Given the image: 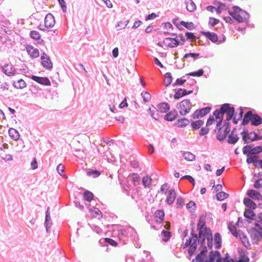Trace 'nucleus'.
Returning <instances> with one entry per match:
<instances>
[{
	"label": "nucleus",
	"mask_w": 262,
	"mask_h": 262,
	"mask_svg": "<svg viewBox=\"0 0 262 262\" xmlns=\"http://www.w3.org/2000/svg\"><path fill=\"white\" fill-rule=\"evenodd\" d=\"M220 20L214 17H210L208 24L211 27H214L219 23Z\"/></svg>",
	"instance_id": "nucleus-56"
},
{
	"label": "nucleus",
	"mask_w": 262,
	"mask_h": 262,
	"mask_svg": "<svg viewBox=\"0 0 262 262\" xmlns=\"http://www.w3.org/2000/svg\"><path fill=\"white\" fill-rule=\"evenodd\" d=\"M178 115L177 111L173 110L166 114L164 116V119L166 121H172L176 119Z\"/></svg>",
	"instance_id": "nucleus-26"
},
{
	"label": "nucleus",
	"mask_w": 262,
	"mask_h": 262,
	"mask_svg": "<svg viewBox=\"0 0 262 262\" xmlns=\"http://www.w3.org/2000/svg\"><path fill=\"white\" fill-rule=\"evenodd\" d=\"M181 179L188 180L193 186L195 185V181L191 176L186 175L182 177Z\"/></svg>",
	"instance_id": "nucleus-62"
},
{
	"label": "nucleus",
	"mask_w": 262,
	"mask_h": 262,
	"mask_svg": "<svg viewBox=\"0 0 262 262\" xmlns=\"http://www.w3.org/2000/svg\"><path fill=\"white\" fill-rule=\"evenodd\" d=\"M204 124V121L202 120H199L195 121H193L191 122V126L193 129L196 130L198 129L202 126Z\"/></svg>",
	"instance_id": "nucleus-39"
},
{
	"label": "nucleus",
	"mask_w": 262,
	"mask_h": 262,
	"mask_svg": "<svg viewBox=\"0 0 262 262\" xmlns=\"http://www.w3.org/2000/svg\"><path fill=\"white\" fill-rule=\"evenodd\" d=\"M204 74V70L203 69H200L198 71L190 72L187 74V75L191 76H197L200 77L202 76Z\"/></svg>",
	"instance_id": "nucleus-49"
},
{
	"label": "nucleus",
	"mask_w": 262,
	"mask_h": 262,
	"mask_svg": "<svg viewBox=\"0 0 262 262\" xmlns=\"http://www.w3.org/2000/svg\"><path fill=\"white\" fill-rule=\"evenodd\" d=\"M83 197L85 201L91 202L94 198V194L90 191L86 190L83 193Z\"/></svg>",
	"instance_id": "nucleus-42"
},
{
	"label": "nucleus",
	"mask_w": 262,
	"mask_h": 262,
	"mask_svg": "<svg viewBox=\"0 0 262 262\" xmlns=\"http://www.w3.org/2000/svg\"><path fill=\"white\" fill-rule=\"evenodd\" d=\"M165 80H164V85L165 86H168L172 82V76L170 73L167 72L164 75Z\"/></svg>",
	"instance_id": "nucleus-40"
},
{
	"label": "nucleus",
	"mask_w": 262,
	"mask_h": 262,
	"mask_svg": "<svg viewBox=\"0 0 262 262\" xmlns=\"http://www.w3.org/2000/svg\"><path fill=\"white\" fill-rule=\"evenodd\" d=\"M41 64L45 68L48 70L52 69L53 64L50 57L45 52L41 56Z\"/></svg>",
	"instance_id": "nucleus-13"
},
{
	"label": "nucleus",
	"mask_w": 262,
	"mask_h": 262,
	"mask_svg": "<svg viewBox=\"0 0 262 262\" xmlns=\"http://www.w3.org/2000/svg\"><path fill=\"white\" fill-rule=\"evenodd\" d=\"M247 195L254 200L261 201L262 195L258 191L254 189H250L247 192Z\"/></svg>",
	"instance_id": "nucleus-17"
},
{
	"label": "nucleus",
	"mask_w": 262,
	"mask_h": 262,
	"mask_svg": "<svg viewBox=\"0 0 262 262\" xmlns=\"http://www.w3.org/2000/svg\"><path fill=\"white\" fill-rule=\"evenodd\" d=\"M186 207L188 209H192L193 210H195L196 209V204L195 203L190 201L189 202V203L187 204Z\"/></svg>",
	"instance_id": "nucleus-61"
},
{
	"label": "nucleus",
	"mask_w": 262,
	"mask_h": 262,
	"mask_svg": "<svg viewBox=\"0 0 262 262\" xmlns=\"http://www.w3.org/2000/svg\"><path fill=\"white\" fill-rule=\"evenodd\" d=\"M246 162L248 164H253L255 167L257 168H262V159L258 160V158H247Z\"/></svg>",
	"instance_id": "nucleus-20"
},
{
	"label": "nucleus",
	"mask_w": 262,
	"mask_h": 262,
	"mask_svg": "<svg viewBox=\"0 0 262 262\" xmlns=\"http://www.w3.org/2000/svg\"><path fill=\"white\" fill-rule=\"evenodd\" d=\"M186 5V9L189 12H193L196 9V6L194 3L190 0L188 2H185Z\"/></svg>",
	"instance_id": "nucleus-41"
},
{
	"label": "nucleus",
	"mask_w": 262,
	"mask_h": 262,
	"mask_svg": "<svg viewBox=\"0 0 262 262\" xmlns=\"http://www.w3.org/2000/svg\"><path fill=\"white\" fill-rule=\"evenodd\" d=\"M31 79L40 84L46 85V86L51 85L50 81L49 80V78L47 77H39V76H35V75H32L31 77Z\"/></svg>",
	"instance_id": "nucleus-14"
},
{
	"label": "nucleus",
	"mask_w": 262,
	"mask_h": 262,
	"mask_svg": "<svg viewBox=\"0 0 262 262\" xmlns=\"http://www.w3.org/2000/svg\"><path fill=\"white\" fill-rule=\"evenodd\" d=\"M253 244H257L259 239L262 238V228H252L250 231Z\"/></svg>",
	"instance_id": "nucleus-10"
},
{
	"label": "nucleus",
	"mask_w": 262,
	"mask_h": 262,
	"mask_svg": "<svg viewBox=\"0 0 262 262\" xmlns=\"http://www.w3.org/2000/svg\"><path fill=\"white\" fill-rule=\"evenodd\" d=\"M180 24L189 30H192L194 28V24L192 22L188 23L184 21H181Z\"/></svg>",
	"instance_id": "nucleus-51"
},
{
	"label": "nucleus",
	"mask_w": 262,
	"mask_h": 262,
	"mask_svg": "<svg viewBox=\"0 0 262 262\" xmlns=\"http://www.w3.org/2000/svg\"><path fill=\"white\" fill-rule=\"evenodd\" d=\"M55 18L51 13L47 14L45 18V28H52L55 25Z\"/></svg>",
	"instance_id": "nucleus-16"
},
{
	"label": "nucleus",
	"mask_w": 262,
	"mask_h": 262,
	"mask_svg": "<svg viewBox=\"0 0 262 262\" xmlns=\"http://www.w3.org/2000/svg\"><path fill=\"white\" fill-rule=\"evenodd\" d=\"M86 174L89 177H92L95 178L100 176V172L97 170H91L86 172Z\"/></svg>",
	"instance_id": "nucleus-45"
},
{
	"label": "nucleus",
	"mask_w": 262,
	"mask_h": 262,
	"mask_svg": "<svg viewBox=\"0 0 262 262\" xmlns=\"http://www.w3.org/2000/svg\"><path fill=\"white\" fill-rule=\"evenodd\" d=\"M235 128H234L230 134L228 135L227 142L230 144H235L239 140L238 137L237 135H234V131Z\"/></svg>",
	"instance_id": "nucleus-27"
},
{
	"label": "nucleus",
	"mask_w": 262,
	"mask_h": 262,
	"mask_svg": "<svg viewBox=\"0 0 262 262\" xmlns=\"http://www.w3.org/2000/svg\"><path fill=\"white\" fill-rule=\"evenodd\" d=\"M113 236H117L120 244L122 245L126 244L129 239L136 241L138 236L135 229L129 225L124 226L119 225L113 226Z\"/></svg>",
	"instance_id": "nucleus-3"
},
{
	"label": "nucleus",
	"mask_w": 262,
	"mask_h": 262,
	"mask_svg": "<svg viewBox=\"0 0 262 262\" xmlns=\"http://www.w3.org/2000/svg\"><path fill=\"white\" fill-rule=\"evenodd\" d=\"M214 238L215 248L217 249H219L221 247L222 237L221 234L218 232L215 233L214 234Z\"/></svg>",
	"instance_id": "nucleus-34"
},
{
	"label": "nucleus",
	"mask_w": 262,
	"mask_h": 262,
	"mask_svg": "<svg viewBox=\"0 0 262 262\" xmlns=\"http://www.w3.org/2000/svg\"><path fill=\"white\" fill-rule=\"evenodd\" d=\"M249 258L248 256H246L245 254L243 252L240 254V257L238 260L235 262H249ZM224 262H235L232 259H229L226 256L224 258Z\"/></svg>",
	"instance_id": "nucleus-23"
},
{
	"label": "nucleus",
	"mask_w": 262,
	"mask_h": 262,
	"mask_svg": "<svg viewBox=\"0 0 262 262\" xmlns=\"http://www.w3.org/2000/svg\"><path fill=\"white\" fill-rule=\"evenodd\" d=\"M201 33L212 42L217 43V44L224 42L226 39L225 36H224L223 40H219L217 35L213 32L202 31Z\"/></svg>",
	"instance_id": "nucleus-12"
},
{
	"label": "nucleus",
	"mask_w": 262,
	"mask_h": 262,
	"mask_svg": "<svg viewBox=\"0 0 262 262\" xmlns=\"http://www.w3.org/2000/svg\"><path fill=\"white\" fill-rule=\"evenodd\" d=\"M176 193L174 189L170 190L167 194V196L166 198V202L169 205H171L173 204L174 200L176 199Z\"/></svg>",
	"instance_id": "nucleus-24"
},
{
	"label": "nucleus",
	"mask_w": 262,
	"mask_h": 262,
	"mask_svg": "<svg viewBox=\"0 0 262 262\" xmlns=\"http://www.w3.org/2000/svg\"><path fill=\"white\" fill-rule=\"evenodd\" d=\"M206 215L204 214H202L200 216L197 224L198 234L194 233L193 227L194 223H192L190 224L192 226L190 236L186 240L183 246L184 249L188 247L187 251L190 256H192L196 251L198 244L202 245L203 243H205L206 239L208 248L212 249L213 235L211 229L206 225Z\"/></svg>",
	"instance_id": "nucleus-1"
},
{
	"label": "nucleus",
	"mask_w": 262,
	"mask_h": 262,
	"mask_svg": "<svg viewBox=\"0 0 262 262\" xmlns=\"http://www.w3.org/2000/svg\"><path fill=\"white\" fill-rule=\"evenodd\" d=\"M190 123L189 120L187 118H182L177 120L176 125L179 127H183L189 124Z\"/></svg>",
	"instance_id": "nucleus-35"
},
{
	"label": "nucleus",
	"mask_w": 262,
	"mask_h": 262,
	"mask_svg": "<svg viewBox=\"0 0 262 262\" xmlns=\"http://www.w3.org/2000/svg\"><path fill=\"white\" fill-rule=\"evenodd\" d=\"M228 228L232 234L236 238H238L239 234L242 232L240 230L237 231L236 226L232 223L229 224Z\"/></svg>",
	"instance_id": "nucleus-30"
},
{
	"label": "nucleus",
	"mask_w": 262,
	"mask_h": 262,
	"mask_svg": "<svg viewBox=\"0 0 262 262\" xmlns=\"http://www.w3.org/2000/svg\"><path fill=\"white\" fill-rule=\"evenodd\" d=\"M150 116L155 120H158L160 118V115L159 114V110L154 107V109L151 110L150 107L148 110Z\"/></svg>",
	"instance_id": "nucleus-33"
},
{
	"label": "nucleus",
	"mask_w": 262,
	"mask_h": 262,
	"mask_svg": "<svg viewBox=\"0 0 262 262\" xmlns=\"http://www.w3.org/2000/svg\"><path fill=\"white\" fill-rule=\"evenodd\" d=\"M162 239L164 242H167L171 237V233L169 231L163 230L161 232Z\"/></svg>",
	"instance_id": "nucleus-43"
},
{
	"label": "nucleus",
	"mask_w": 262,
	"mask_h": 262,
	"mask_svg": "<svg viewBox=\"0 0 262 262\" xmlns=\"http://www.w3.org/2000/svg\"><path fill=\"white\" fill-rule=\"evenodd\" d=\"M262 124V118L257 114L252 113L251 124L254 126H258Z\"/></svg>",
	"instance_id": "nucleus-25"
},
{
	"label": "nucleus",
	"mask_w": 262,
	"mask_h": 262,
	"mask_svg": "<svg viewBox=\"0 0 262 262\" xmlns=\"http://www.w3.org/2000/svg\"><path fill=\"white\" fill-rule=\"evenodd\" d=\"M183 156L186 160L188 161H193L195 158V156L189 151H183Z\"/></svg>",
	"instance_id": "nucleus-38"
},
{
	"label": "nucleus",
	"mask_w": 262,
	"mask_h": 262,
	"mask_svg": "<svg viewBox=\"0 0 262 262\" xmlns=\"http://www.w3.org/2000/svg\"><path fill=\"white\" fill-rule=\"evenodd\" d=\"M210 110L211 107L209 106H207L199 110V111H200L201 117H203V116L208 114L210 112Z\"/></svg>",
	"instance_id": "nucleus-54"
},
{
	"label": "nucleus",
	"mask_w": 262,
	"mask_h": 262,
	"mask_svg": "<svg viewBox=\"0 0 262 262\" xmlns=\"http://www.w3.org/2000/svg\"><path fill=\"white\" fill-rule=\"evenodd\" d=\"M185 36L187 39H189L191 41H195L198 38L194 35L193 33L189 32H187L185 33Z\"/></svg>",
	"instance_id": "nucleus-55"
},
{
	"label": "nucleus",
	"mask_w": 262,
	"mask_h": 262,
	"mask_svg": "<svg viewBox=\"0 0 262 262\" xmlns=\"http://www.w3.org/2000/svg\"><path fill=\"white\" fill-rule=\"evenodd\" d=\"M30 37L35 40H40V35L38 32L33 30L31 31L30 33Z\"/></svg>",
	"instance_id": "nucleus-46"
},
{
	"label": "nucleus",
	"mask_w": 262,
	"mask_h": 262,
	"mask_svg": "<svg viewBox=\"0 0 262 262\" xmlns=\"http://www.w3.org/2000/svg\"><path fill=\"white\" fill-rule=\"evenodd\" d=\"M26 49L28 54L32 58H37L39 55V51L32 46H28Z\"/></svg>",
	"instance_id": "nucleus-21"
},
{
	"label": "nucleus",
	"mask_w": 262,
	"mask_h": 262,
	"mask_svg": "<svg viewBox=\"0 0 262 262\" xmlns=\"http://www.w3.org/2000/svg\"><path fill=\"white\" fill-rule=\"evenodd\" d=\"M143 101L145 102H148L151 99L150 94L147 91L143 92L141 93Z\"/></svg>",
	"instance_id": "nucleus-50"
},
{
	"label": "nucleus",
	"mask_w": 262,
	"mask_h": 262,
	"mask_svg": "<svg viewBox=\"0 0 262 262\" xmlns=\"http://www.w3.org/2000/svg\"><path fill=\"white\" fill-rule=\"evenodd\" d=\"M254 187L258 189L262 187V179L257 180L254 183Z\"/></svg>",
	"instance_id": "nucleus-64"
},
{
	"label": "nucleus",
	"mask_w": 262,
	"mask_h": 262,
	"mask_svg": "<svg viewBox=\"0 0 262 262\" xmlns=\"http://www.w3.org/2000/svg\"><path fill=\"white\" fill-rule=\"evenodd\" d=\"M192 107L190 101L189 99H184L179 103V113L180 115L185 116L188 114Z\"/></svg>",
	"instance_id": "nucleus-9"
},
{
	"label": "nucleus",
	"mask_w": 262,
	"mask_h": 262,
	"mask_svg": "<svg viewBox=\"0 0 262 262\" xmlns=\"http://www.w3.org/2000/svg\"><path fill=\"white\" fill-rule=\"evenodd\" d=\"M151 179L148 176L144 177L142 179V183L145 187H149L151 183Z\"/></svg>",
	"instance_id": "nucleus-48"
},
{
	"label": "nucleus",
	"mask_w": 262,
	"mask_h": 262,
	"mask_svg": "<svg viewBox=\"0 0 262 262\" xmlns=\"http://www.w3.org/2000/svg\"><path fill=\"white\" fill-rule=\"evenodd\" d=\"M166 48H174L181 44L177 37L174 38L167 37L162 42Z\"/></svg>",
	"instance_id": "nucleus-11"
},
{
	"label": "nucleus",
	"mask_w": 262,
	"mask_h": 262,
	"mask_svg": "<svg viewBox=\"0 0 262 262\" xmlns=\"http://www.w3.org/2000/svg\"><path fill=\"white\" fill-rule=\"evenodd\" d=\"M258 220H256L255 223V226L257 228H262V213H260L258 215Z\"/></svg>",
	"instance_id": "nucleus-53"
},
{
	"label": "nucleus",
	"mask_w": 262,
	"mask_h": 262,
	"mask_svg": "<svg viewBox=\"0 0 262 262\" xmlns=\"http://www.w3.org/2000/svg\"><path fill=\"white\" fill-rule=\"evenodd\" d=\"M213 5L216 7V13L220 14L223 10H228L229 14L239 23H244L249 26L250 14L238 6H233L230 9L225 4L215 1Z\"/></svg>",
	"instance_id": "nucleus-2"
},
{
	"label": "nucleus",
	"mask_w": 262,
	"mask_h": 262,
	"mask_svg": "<svg viewBox=\"0 0 262 262\" xmlns=\"http://www.w3.org/2000/svg\"><path fill=\"white\" fill-rule=\"evenodd\" d=\"M198 250L200 251V253L195 256L196 262H215L217 255H219V251L211 250L209 253L208 258H207V253L208 252L207 248L205 245V243L203 245H199Z\"/></svg>",
	"instance_id": "nucleus-4"
},
{
	"label": "nucleus",
	"mask_w": 262,
	"mask_h": 262,
	"mask_svg": "<svg viewBox=\"0 0 262 262\" xmlns=\"http://www.w3.org/2000/svg\"><path fill=\"white\" fill-rule=\"evenodd\" d=\"M165 216L164 212L162 210H158L156 211L154 215L155 222L160 225L164 220Z\"/></svg>",
	"instance_id": "nucleus-19"
},
{
	"label": "nucleus",
	"mask_w": 262,
	"mask_h": 262,
	"mask_svg": "<svg viewBox=\"0 0 262 262\" xmlns=\"http://www.w3.org/2000/svg\"><path fill=\"white\" fill-rule=\"evenodd\" d=\"M200 56L199 53H189L188 54H185L183 56L184 58H187L188 57H192V58H198Z\"/></svg>",
	"instance_id": "nucleus-58"
},
{
	"label": "nucleus",
	"mask_w": 262,
	"mask_h": 262,
	"mask_svg": "<svg viewBox=\"0 0 262 262\" xmlns=\"http://www.w3.org/2000/svg\"><path fill=\"white\" fill-rule=\"evenodd\" d=\"M59 4L61 6L62 11L64 12H66L67 11V5L66 3L64 0H57Z\"/></svg>",
	"instance_id": "nucleus-60"
},
{
	"label": "nucleus",
	"mask_w": 262,
	"mask_h": 262,
	"mask_svg": "<svg viewBox=\"0 0 262 262\" xmlns=\"http://www.w3.org/2000/svg\"><path fill=\"white\" fill-rule=\"evenodd\" d=\"M229 194L224 191H220L216 195V199L220 201L224 200L225 199L227 198Z\"/></svg>",
	"instance_id": "nucleus-44"
},
{
	"label": "nucleus",
	"mask_w": 262,
	"mask_h": 262,
	"mask_svg": "<svg viewBox=\"0 0 262 262\" xmlns=\"http://www.w3.org/2000/svg\"><path fill=\"white\" fill-rule=\"evenodd\" d=\"M157 107L158 110L161 113H166L170 109L169 104L166 102L160 103L158 105Z\"/></svg>",
	"instance_id": "nucleus-32"
},
{
	"label": "nucleus",
	"mask_w": 262,
	"mask_h": 262,
	"mask_svg": "<svg viewBox=\"0 0 262 262\" xmlns=\"http://www.w3.org/2000/svg\"><path fill=\"white\" fill-rule=\"evenodd\" d=\"M209 132V129L207 128V126L202 127L200 132H199V135L201 136H204L205 135H207Z\"/></svg>",
	"instance_id": "nucleus-63"
},
{
	"label": "nucleus",
	"mask_w": 262,
	"mask_h": 262,
	"mask_svg": "<svg viewBox=\"0 0 262 262\" xmlns=\"http://www.w3.org/2000/svg\"><path fill=\"white\" fill-rule=\"evenodd\" d=\"M238 238L241 239V242L245 247L247 246V244H249V242L247 236L243 232L239 234Z\"/></svg>",
	"instance_id": "nucleus-47"
},
{
	"label": "nucleus",
	"mask_w": 262,
	"mask_h": 262,
	"mask_svg": "<svg viewBox=\"0 0 262 262\" xmlns=\"http://www.w3.org/2000/svg\"><path fill=\"white\" fill-rule=\"evenodd\" d=\"M13 85L16 89H23L26 86V83L24 80L20 79L16 81H14Z\"/></svg>",
	"instance_id": "nucleus-37"
},
{
	"label": "nucleus",
	"mask_w": 262,
	"mask_h": 262,
	"mask_svg": "<svg viewBox=\"0 0 262 262\" xmlns=\"http://www.w3.org/2000/svg\"><path fill=\"white\" fill-rule=\"evenodd\" d=\"M193 90L187 91L186 89L179 88L177 90L173 97L175 99H179L183 96L191 94Z\"/></svg>",
	"instance_id": "nucleus-18"
},
{
	"label": "nucleus",
	"mask_w": 262,
	"mask_h": 262,
	"mask_svg": "<svg viewBox=\"0 0 262 262\" xmlns=\"http://www.w3.org/2000/svg\"><path fill=\"white\" fill-rule=\"evenodd\" d=\"M49 210L50 208L48 207L46 212V217L45 221V226L47 233H49L50 232V228L52 225V222Z\"/></svg>",
	"instance_id": "nucleus-15"
},
{
	"label": "nucleus",
	"mask_w": 262,
	"mask_h": 262,
	"mask_svg": "<svg viewBox=\"0 0 262 262\" xmlns=\"http://www.w3.org/2000/svg\"><path fill=\"white\" fill-rule=\"evenodd\" d=\"M241 134L244 144H247L249 141H257L262 139L261 136L258 135L254 132L248 133L247 130H244Z\"/></svg>",
	"instance_id": "nucleus-8"
},
{
	"label": "nucleus",
	"mask_w": 262,
	"mask_h": 262,
	"mask_svg": "<svg viewBox=\"0 0 262 262\" xmlns=\"http://www.w3.org/2000/svg\"><path fill=\"white\" fill-rule=\"evenodd\" d=\"M216 127L214 132L216 133V139L220 141H223L230 132L231 123L229 122H224L222 126V120L216 122Z\"/></svg>",
	"instance_id": "nucleus-6"
},
{
	"label": "nucleus",
	"mask_w": 262,
	"mask_h": 262,
	"mask_svg": "<svg viewBox=\"0 0 262 262\" xmlns=\"http://www.w3.org/2000/svg\"><path fill=\"white\" fill-rule=\"evenodd\" d=\"M56 169L58 174L62 176V173L64 172V166L62 164H59L57 166Z\"/></svg>",
	"instance_id": "nucleus-59"
},
{
	"label": "nucleus",
	"mask_w": 262,
	"mask_h": 262,
	"mask_svg": "<svg viewBox=\"0 0 262 262\" xmlns=\"http://www.w3.org/2000/svg\"><path fill=\"white\" fill-rule=\"evenodd\" d=\"M244 204L248 207V209H255L257 208L256 204L250 199L245 198L243 200Z\"/></svg>",
	"instance_id": "nucleus-28"
},
{
	"label": "nucleus",
	"mask_w": 262,
	"mask_h": 262,
	"mask_svg": "<svg viewBox=\"0 0 262 262\" xmlns=\"http://www.w3.org/2000/svg\"><path fill=\"white\" fill-rule=\"evenodd\" d=\"M3 72L7 76H13L15 73V70L12 65L6 64L3 67Z\"/></svg>",
	"instance_id": "nucleus-22"
},
{
	"label": "nucleus",
	"mask_w": 262,
	"mask_h": 262,
	"mask_svg": "<svg viewBox=\"0 0 262 262\" xmlns=\"http://www.w3.org/2000/svg\"><path fill=\"white\" fill-rule=\"evenodd\" d=\"M254 209H247L244 213V216L247 219L256 220V214L253 211Z\"/></svg>",
	"instance_id": "nucleus-29"
},
{
	"label": "nucleus",
	"mask_w": 262,
	"mask_h": 262,
	"mask_svg": "<svg viewBox=\"0 0 262 262\" xmlns=\"http://www.w3.org/2000/svg\"><path fill=\"white\" fill-rule=\"evenodd\" d=\"M225 114L227 115V117L224 122H229L236 114L235 108L229 103L222 104L219 110L217 109L213 113V115L216 119L222 120V121Z\"/></svg>",
	"instance_id": "nucleus-5"
},
{
	"label": "nucleus",
	"mask_w": 262,
	"mask_h": 262,
	"mask_svg": "<svg viewBox=\"0 0 262 262\" xmlns=\"http://www.w3.org/2000/svg\"><path fill=\"white\" fill-rule=\"evenodd\" d=\"M251 116L252 113L250 111L247 112L245 114L242 122V125L243 126H245L248 124L250 121L251 122Z\"/></svg>",
	"instance_id": "nucleus-36"
},
{
	"label": "nucleus",
	"mask_w": 262,
	"mask_h": 262,
	"mask_svg": "<svg viewBox=\"0 0 262 262\" xmlns=\"http://www.w3.org/2000/svg\"><path fill=\"white\" fill-rule=\"evenodd\" d=\"M8 133L11 138L14 140L16 141L19 138L20 135L18 132L13 128H10L8 130Z\"/></svg>",
	"instance_id": "nucleus-31"
},
{
	"label": "nucleus",
	"mask_w": 262,
	"mask_h": 262,
	"mask_svg": "<svg viewBox=\"0 0 262 262\" xmlns=\"http://www.w3.org/2000/svg\"><path fill=\"white\" fill-rule=\"evenodd\" d=\"M92 215L94 217H98L99 219L100 217L102 216L101 212L100 210L97 208H94L93 210H92Z\"/></svg>",
	"instance_id": "nucleus-52"
},
{
	"label": "nucleus",
	"mask_w": 262,
	"mask_h": 262,
	"mask_svg": "<svg viewBox=\"0 0 262 262\" xmlns=\"http://www.w3.org/2000/svg\"><path fill=\"white\" fill-rule=\"evenodd\" d=\"M128 22V20H126L125 21H120L119 23H118L117 25H116V27L120 28L119 29H124L126 27Z\"/></svg>",
	"instance_id": "nucleus-57"
},
{
	"label": "nucleus",
	"mask_w": 262,
	"mask_h": 262,
	"mask_svg": "<svg viewBox=\"0 0 262 262\" xmlns=\"http://www.w3.org/2000/svg\"><path fill=\"white\" fill-rule=\"evenodd\" d=\"M262 152V146L254 147L252 144L247 145L243 147V154L247 156V158H258V154Z\"/></svg>",
	"instance_id": "nucleus-7"
}]
</instances>
